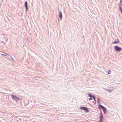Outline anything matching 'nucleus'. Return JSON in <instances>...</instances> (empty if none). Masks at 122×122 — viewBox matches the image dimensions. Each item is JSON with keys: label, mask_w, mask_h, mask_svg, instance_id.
Listing matches in <instances>:
<instances>
[{"label": "nucleus", "mask_w": 122, "mask_h": 122, "mask_svg": "<svg viewBox=\"0 0 122 122\" xmlns=\"http://www.w3.org/2000/svg\"><path fill=\"white\" fill-rule=\"evenodd\" d=\"M120 10L121 11V13H122V9L121 8V7H120V8H119Z\"/></svg>", "instance_id": "9b49d317"}, {"label": "nucleus", "mask_w": 122, "mask_h": 122, "mask_svg": "<svg viewBox=\"0 0 122 122\" xmlns=\"http://www.w3.org/2000/svg\"><path fill=\"white\" fill-rule=\"evenodd\" d=\"M88 96L90 97H92L93 96L90 93H88Z\"/></svg>", "instance_id": "9d476101"}, {"label": "nucleus", "mask_w": 122, "mask_h": 122, "mask_svg": "<svg viewBox=\"0 0 122 122\" xmlns=\"http://www.w3.org/2000/svg\"><path fill=\"white\" fill-rule=\"evenodd\" d=\"M104 89L105 90H106L107 91H108V92H111L112 91V90H108V89Z\"/></svg>", "instance_id": "1a4fd4ad"}, {"label": "nucleus", "mask_w": 122, "mask_h": 122, "mask_svg": "<svg viewBox=\"0 0 122 122\" xmlns=\"http://www.w3.org/2000/svg\"><path fill=\"white\" fill-rule=\"evenodd\" d=\"M2 55H4V56H5V55H3V54Z\"/></svg>", "instance_id": "6ab92c4d"}, {"label": "nucleus", "mask_w": 122, "mask_h": 122, "mask_svg": "<svg viewBox=\"0 0 122 122\" xmlns=\"http://www.w3.org/2000/svg\"><path fill=\"white\" fill-rule=\"evenodd\" d=\"M103 118V115H100V116L99 120V122H102Z\"/></svg>", "instance_id": "39448f33"}, {"label": "nucleus", "mask_w": 122, "mask_h": 122, "mask_svg": "<svg viewBox=\"0 0 122 122\" xmlns=\"http://www.w3.org/2000/svg\"><path fill=\"white\" fill-rule=\"evenodd\" d=\"M25 6L26 8L25 11H28V7L27 6V2L26 1L25 2Z\"/></svg>", "instance_id": "423d86ee"}, {"label": "nucleus", "mask_w": 122, "mask_h": 122, "mask_svg": "<svg viewBox=\"0 0 122 122\" xmlns=\"http://www.w3.org/2000/svg\"><path fill=\"white\" fill-rule=\"evenodd\" d=\"M65 122H67V121H66Z\"/></svg>", "instance_id": "a211bd4d"}, {"label": "nucleus", "mask_w": 122, "mask_h": 122, "mask_svg": "<svg viewBox=\"0 0 122 122\" xmlns=\"http://www.w3.org/2000/svg\"><path fill=\"white\" fill-rule=\"evenodd\" d=\"M117 41H115L112 43V44H116L119 43V41L118 39H117L116 40Z\"/></svg>", "instance_id": "6e6552de"}, {"label": "nucleus", "mask_w": 122, "mask_h": 122, "mask_svg": "<svg viewBox=\"0 0 122 122\" xmlns=\"http://www.w3.org/2000/svg\"><path fill=\"white\" fill-rule=\"evenodd\" d=\"M84 37V36H83V38Z\"/></svg>", "instance_id": "aec40b11"}, {"label": "nucleus", "mask_w": 122, "mask_h": 122, "mask_svg": "<svg viewBox=\"0 0 122 122\" xmlns=\"http://www.w3.org/2000/svg\"><path fill=\"white\" fill-rule=\"evenodd\" d=\"M114 49L115 51L117 52H120L122 50V48L121 47H119L117 46H114Z\"/></svg>", "instance_id": "f03ea898"}, {"label": "nucleus", "mask_w": 122, "mask_h": 122, "mask_svg": "<svg viewBox=\"0 0 122 122\" xmlns=\"http://www.w3.org/2000/svg\"><path fill=\"white\" fill-rule=\"evenodd\" d=\"M111 73V71L110 70H108V74H110Z\"/></svg>", "instance_id": "ddd939ff"}, {"label": "nucleus", "mask_w": 122, "mask_h": 122, "mask_svg": "<svg viewBox=\"0 0 122 122\" xmlns=\"http://www.w3.org/2000/svg\"><path fill=\"white\" fill-rule=\"evenodd\" d=\"M92 98H93L94 100L95 101H96V100L95 98V96H93V97H92Z\"/></svg>", "instance_id": "f8f14e48"}, {"label": "nucleus", "mask_w": 122, "mask_h": 122, "mask_svg": "<svg viewBox=\"0 0 122 122\" xmlns=\"http://www.w3.org/2000/svg\"><path fill=\"white\" fill-rule=\"evenodd\" d=\"M92 97H90V98L89 99V100H92Z\"/></svg>", "instance_id": "2eb2a0df"}, {"label": "nucleus", "mask_w": 122, "mask_h": 122, "mask_svg": "<svg viewBox=\"0 0 122 122\" xmlns=\"http://www.w3.org/2000/svg\"><path fill=\"white\" fill-rule=\"evenodd\" d=\"M11 96L12 98L14 100H17L19 99L18 97L13 94H12Z\"/></svg>", "instance_id": "20e7f679"}, {"label": "nucleus", "mask_w": 122, "mask_h": 122, "mask_svg": "<svg viewBox=\"0 0 122 122\" xmlns=\"http://www.w3.org/2000/svg\"><path fill=\"white\" fill-rule=\"evenodd\" d=\"M80 109L81 110H83L86 112H89L88 108L86 107H80Z\"/></svg>", "instance_id": "7ed1b4c3"}, {"label": "nucleus", "mask_w": 122, "mask_h": 122, "mask_svg": "<svg viewBox=\"0 0 122 122\" xmlns=\"http://www.w3.org/2000/svg\"><path fill=\"white\" fill-rule=\"evenodd\" d=\"M120 4H121V3L122 2V1L121 0H120Z\"/></svg>", "instance_id": "f3484780"}, {"label": "nucleus", "mask_w": 122, "mask_h": 122, "mask_svg": "<svg viewBox=\"0 0 122 122\" xmlns=\"http://www.w3.org/2000/svg\"><path fill=\"white\" fill-rule=\"evenodd\" d=\"M99 98H97V103H98L100 104V102H99Z\"/></svg>", "instance_id": "4468645a"}, {"label": "nucleus", "mask_w": 122, "mask_h": 122, "mask_svg": "<svg viewBox=\"0 0 122 122\" xmlns=\"http://www.w3.org/2000/svg\"><path fill=\"white\" fill-rule=\"evenodd\" d=\"M98 107L102 109L104 113L105 114L106 113L107 110L105 107L102 105H98Z\"/></svg>", "instance_id": "f257e3e1"}, {"label": "nucleus", "mask_w": 122, "mask_h": 122, "mask_svg": "<svg viewBox=\"0 0 122 122\" xmlns=\"http://www.w3.org/2000/svg\"><path fill=\"white\" fill-rule=\"evenodd\" d=\"M59 17H60L61 20L62 18V15L61 11H60L59 13Z\"/></svg>", "instance_id": "0eeeda50"}, {"label": "nucleus", "mask_w": 122, "mask_h": 122, "mask_svg": "<svg viewBox=\"0 0 122 122\" xmlns=\"http://www.w3.org/2000/svg\"><path fill=\"white\" fill-rule=\"evenodd\" d=\"M122 6V5L121 4H120L119 5V8H120V7H121V6Z\"/></svg>", "instance_id": "dca6fc26"}]
</instances>
